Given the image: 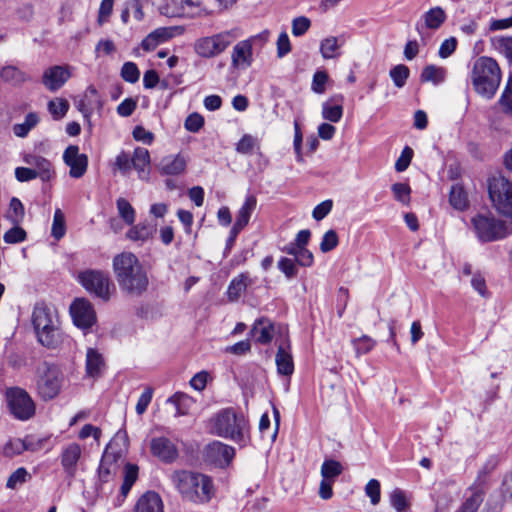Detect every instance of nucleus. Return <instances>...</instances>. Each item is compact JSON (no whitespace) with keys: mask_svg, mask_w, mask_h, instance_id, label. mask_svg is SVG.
<instances>
[{"mask_svg":"<svg viewBox=\"0 0 512 512\" xmlns=\"http://www.w3.org/2000/svg\"><path fill=\"white\" fill-rule=\"evenodd\" d=\"M113 271L120 289L129 296H140L149 286L146 269L131 252H122L113 258Z\"/></svg>","mask_w":512,"mask_h":512,"instance_id":"nucleus-1","label":"nucleus"},{"mask_svg":"<svg viewBox=\"0 0 512 512\" xmlns=\"http://www.w3.org/2000/svg\"><path fill=\"white\" fill-rule=\"evenodd\" d=\"M169 479L181 498L188 502L205 504L215 494L212 479L199 472L175 470L170 474Z\"/></svg>","mask_w":512,"mask_h":512,"instance_id":"nucleus-2","label":"nucleus"},{"mask_svg":"<svg viewBox=\"0 0 512 512\" xmlns=\"http://www.w3.org/2000/svg\"><path fill=\"white\" fill-rule=\"evenodd\" d=\"M32 323L38 341L49 349H56L64 342V334L58 325L55 312L43 303L36 304L32 313Z\"/></svg>","mask_w":512,"mask_h":512,"instance_id":"nucleus-3","label":"nucleus"},{"mask_svg":"<svg viewBox=\"0 0 512 512\" xmlns=\"http://www.w3.org/2000/svg\"><path fill=\"white\" fill-rule=\"evenodd\" d=\"M212 434L245 444L248 440V422L242 414L233 408L220 410L210 419Z\"/></svg>","mask_w":512,"mask_h":512,"instance_id":"nucleus-4","label":"nucleus"},{"mask_svg":"<svg viewBox=\"0 0 512 512\" xmlns=\"http://www.w3.org/2000/svg\"><path fill=\"white\" fill-rule=\"evenodd\" d=\"M471 83L476 93L492 96L501 82V70L491 57H479L473 64Z\"/></svg>","mask_w":512,"mask_h":512,"instance_id":"nucleus-5","label":"nucleus"},{"mask_svg":"<svg viewBox=\"0 0 512 512\" xmlns=\"http://www.w3.org/2000/svg\"><path fill=\"white\" fill-rule=\"evenodd\" d=\"M472 228L481 242L501 240L510 234L506 222L490 213H479L471 219Z\"/></svg>","mask_w":512,"mask_h":512,"instance_id":"nucleus-6","label":"nucleus"},{"mask_svg":"<svg viewBox=\"0 0 512 512\" xmlns=\"http://www.w3.org/2000/svg\"><path fill=\"white\" fill-rule=\"evenodd\" d=\"M63 375L60 369L49 363H43L37 370L36 389L43 400L54 399L61 391Z\"/></svg>","mask_w":512,"mask_h":512,"instance_id":"nucleus-7","label":"nucleus"},{"mask_svg":"<svg viewBox=\"0 0 512 512\" xmlns=\"http://www.w3.org/2000/svg\"><path fill=\"white\" fill-rule=\"evenodd\" d=\"M242 35L238 28L224 31L210 37H203L196 41V53L205 58L214 57L222 53L234 40Z\"/></svg>","mask_w":512,"mask_h":512,"instance_id":"nucleus-8","label":"nucleus"},{"mask_svg":"<svg viewBox=\"0 0 512 512\" xmlns=\"http://www.w3.org/2000/svg\"><path fill=\"white\" fill-rule=\"evenodd\" d=\"M488 191L496 210L508 217H512V182L499 175L489 180Z\"/></svg>","mask_w":512,"mask_h":512,"instance_id":"nucleus-9","label":"nucleus"},{"mask_svg":"<svg viewBox=\"0 0 512 512\" xmlns=\"http://www.w3.org/2000/svg\"><path fill=\"white\" fill-rule=\"evenodd\" d=\"M6 401L10 413L20 421L29 420L35 415V403L31 396L22 388L12 387L7 389Z\"/></svg>","mask_w":512,"mask_h":512,"instance_id":"nucleus-10","label":"nucleus"},{"mask_svg":"<svg viewBox=\"0 0 512 512\" xmlns=\"http://www.w3.org/2000/svg\"><path fill=\"white\" fill-rule=\"evenodd\" d=\"M78 281L90 293L107 301L110 298V279L99 270H85L78 274Z\"/></svg>","mask_w":512,"mask_h":512,"instance_id":"nucleus-11","label":"nucleus"},{"mask_svg":"<svg viewBox=\"0 0 512 512\" xmlns=\"http://www.w3.org/2000/svg\"><path fill=\"white\" fill-rule=\"evenodd\" d=\"M161 13L168 17H197L206 14L201 0H168L161 8Z\"/></svg>","mask_w":512,"mask_h":512,"instance_id":"nucleus-12","label":"nucleus"},{"mask_svg":"<svg viewBox=\"0 0 512 512\" xmlns=\"http://www.w3.org/2000/svg\"><path fill=\"white\" fill-rule=\"evenodd\" d=\"M268 32L265 31L257 36L238 42L231 53V66L238 70H246L253 61V42L256 38L266 39Z\"/></svg>","mask_w":512,"mask_h":512,"instance_id":"nucleus-13","label":"nucleus"},{"mask_svg":"<svg viewBox=\"0 0 512 512\" xmlns=\"http://www.w3.org/2000/svg\"><path fill=\"white\" fill-rule=\"evenodd\" d=\"M83 449L80 444L71 442L62 447L59 459L66 477L74 478L82 462Z\"/></svg>","mask_w":512,"mask_h":512,"instance_id":"nucleus-14","label":"nucleus"},{"mask_svg":"<svg viewBox=\"0 0 512 512\" xmlns=\"http://www.w3.org/2000/svg\"><path fill=\"white\" fill-rule=\"evenodd\" d=\"M234 456V448L220 441H213L204 450L205 461L220 468L227 467Z\"/></svg>","mask_w":512,"mask_h":512,"instance_id":"nucleus-15","label":"nucleus"},{"mask_svg":"<svg viewBox=\"0 0 512 512\" xmlns=\"http://www.w3.org/2000/svg\"><path fill=\"white\" fill-rule=\"evenodd\" d=\"M74 324L81 329H88L96 322V314L91 303L85 299H76L70 306Z\"/></svg>","mask_w":512,"mask_h":512,"instance_id":"nucleus-16","label":"nucleus"},{"mask_svg":"<svg viewBox=\"0 0 512 512\" xmlns=\"http://www.w3.org/2000/svg\"><path fill=\"white\" fill-rule=\"evenodd\" d=\"M63 161L70 168L69 175L72 178H81L88 168V157L80 153L77 145H69L63 153Z\"/></svg>","mask_w":512,"mask_h":512,"instance_id":"nucleus-17","label":"nucleus"},{"mask_svg":"<svg viewBox=\"0 0 512 512\" xmlns=\"http://www.w3.org/2000/svg\"><path fill=\"white\" fill-rule=\"evenodd\" d=\"M187 157L182 153L169 154L160 159L156 168L161 175L178 176L185 172Z\"/></svg>","mask_w":512,"mask_h":512,"instance_id":"nucleus-18","label":"nucleus"},{"mask_svg":"<svg viewBox=\"0 0 512 512\" xmlns=\"http://www.w3.org/2000/svg\"><path fill=\"white\" fill-rule=\"evenodd\" d=\"M150 450L153 456L165 463H172L178 458L177 447L166 437L152 438Z\"/></svg>","mask_w":512,"mask_h":512,"instance_id":"nucleus-19","label":"nucleus"},{"mask_svg":"<svg viewBox=\"0 0 512 512\" xmlns=\"http://www.w3.org/2000/svg\"><path fill=\"white\" fill-rule=\"evenodd\" d=\"M275 363L278 374L283 376H291L293 374L294 361L289 341H284L279 344L275 355Z\"/></svg>","mask_w":512,"mask_h":512,"instance_id":"nucleus-20","label":"nucleus"},{"mask_svg":"<svg viewBox=\"0 0 512 512\" xmlns=\"http://www.w3.org/2000/svg\"><path fill=\"white\" fill-rule=\"evenodd\" d=\"M70 71L64 66H52L44 71L43 84L51 91L59 89L69 78Z\"/></svg>","mask_w":512,"mask_h":512,"instance_id":"nucleus-21","label":"nucleus"},{"mask_svg":"<svg viewBox=\"0 0 512 512\" xmlns=\"http://www.w3.org/2000/svg\"><path fill=\"white\" fill-rule=\"evenodd\" d=\"M134 512H164L163 500L157 492L147 491L136 501Z\"/></svg>","mask_w":512,"mask_h":512,"instance_id":"nucleus-22","label":"nucleus"},{"mask_svg":"<svg viewBox=\"0 0 512 512\" xmlns=\"http://www.w3.org/2000/svg\"><path fill=\"white\" fill-rule=\"evenodd\" d=\"M150 153L144 147H136L132 155V168L137 171L138 178L148 181L150 178Z\"/></svg>","mask_w":512,"mask_h":512,"instance_id":"nucleus-23","label":"nucleus"},{"mask_svg":"<svg viewBox=\"0 0 512 512\" xmlns=\"http://www.w3.org/2000/svg\"><path fill=\"white\" fill-rule=\"evenodd\" d=\"M24 162L36 170L42 181H49L54 174L51 162L43 156L27 154L24 156Z\"/></svg>","mask_w":512,"mask_h":512,"instance_id":"nucleus-24","label":"nucleus"},{"mask_svg":"<svg viewBox=\"0 0 512 512\" xmlns=\"http://www.w3.org/2000/svg\"><path fill=\"white\" fill-rule=\"evenodd\" d=\"M257 199L254 195H248L241 208L239 209L236 221L232 227V233H240V231L249 223L250 217L256 209Z\"/></svg>","mask_w":512,"mask_h":512,"instance_id":"nucleus-25","label":"nucleus"},{"mask_svg":"<svg viewBox=\"0 0 512 512\" xmlns=\"http://www.w3.org/2000/svg\"><path fill=\"white\" fill-rule=\"evenodd\" d=\"M422 20L423 23L418 22L416 24V30L419 34H421L423 28L431 30L440 28L446 20V13L441 7L437 6L425 12L422 16Z\"/></svg>","mask_w":512,"mask_h":512,"instance_id":"nucleus-26","label":"nucleus"},{"mask_svg":"<svg viewBox=\"0 0 512 512\" xmlns=\"http://www.w3.org/2000/svg\"><path fill=\"white\" fill-rule=\"evenodd\" d=\"M105 369V361L102 354L94 348H88L86 352V373L88 376L99 377Z\"/></svg>","mask_w":512,"mask_h":512,"instance_id":"nucleus-27","label":"nucleus"},{"mask_svg":"<svg viewBox=\"0 0 512 512\" xmlns=\"http://www.w3.org/2000/svg\"><path fill=\"white\" fill-rule=\"evenodd\" d=\"M118 456L106 449L102 455L98 468V476L102 482H108L110 477L116 473Z\"/></svg>","mask_w":512,"mask_h":512,"instance_id":"nucleus-28","label":"nucleus"},{"mask_svg":"<svg viewBox=\"0 0 512 512\" xmlns=\"http://www.w3.org/2000/svg\"><path fill=\"white\" fill-rule=\"evenodd\" d=\"M138 466L135 464L127 463L124 468V480L120 489V496L118 497V504L120 506L124 499L129 494L132 486L138 478Z\"/></svg>","mask_w":512,"mask_h":512,"instance_id":"nucleus-29","label":"nucleus"},{"mask_svg":"<svg viewBox=\"0 0 512 512\" xmlns=\"http://www.w3.org/2000/svg\"><path fill=\"white\" fill-rule=\"evenodd\" d=\"M251 333L256 342L260 344H268L273 338L274 327L270 321L260 319L254 323Z\"/></svg>","mask_w":512,"mask_h":512,"instance_id":"nucleus-30","label":"nucleus"},{"mask_svg":"<svg viewBox=\"0 0 512 512\" xmlns=\"http://www.w3.org/2000/svg\"><path fill=\"white\" fill-rule=\"evenodd\" d=\"M252 280L249 278L247 273H241L240 275L233 278L228 286L227 295L229 300L236 301L245 292Z\"/></svg>","mask_w":512,"mask_h":512,"instance_id":"nucleus-31","label":"nucleus"},{"mask_svg":"<svg viewBox=\"0 0 512 512\" xmlns=\"http://www.w3.org/2000/svg\"><path fill=\"white\" fill-rule=\"evenodd\" d=\"M343 37L329 36L320 43V53L324 59H334L339 56L338 50L344 45Z\"/></svg>","mask_w":512,"mask_h":512,"instance_id":"nucleus-32","label":"nucleus"},{"mask_svg":"<svg viewBox=\"0 0 512 512\" xmlns=\"http://www.w3.org/2000/svg\"><path fill=\"white\" fill-rule=\"evenodd\" d=\"M167 403L174 405V416L179 417L189 413V410L194 405V400L185 393L177 392L167 399Z\"/></svg>","mask_w":512,"mask_h":512,"instance_id":"nucleus-33","label":"nucleus"},{"mask_svg":"<svg viewBox=\"0 0 512 512\" xmlns=\"http://www.w3.org/2000/svg\"><path fill=\"white\" fill-rule=\"evenodd\" d=\"M446 75V68L431 64L423 68L420 80L422 82H431L434 85H439L445 81Z\"/></svg>","mask_w":512,"mask_h":512,"instance_id":"nucleus-34","label":"nucleus"},{"mask_svg":"<svg viewBox=\"0 0 512 512\" xmlns=\"http://www.w3.org/2000/svg\"><path fill=\"white\" fill-rule=\"evenodd\" d=\"M0 78L9 83L10 85L17 86L24 83L28 76L27 74L20 70L18 67L13 65L4 66L0 71Z\"/></svg>","mask_w":512,"mask_h":512,"instance_id":"nucleus-35","label":"nucleus"},{"mask_svg":"<svg viewBox=\"0 0 512 512\" xmlns=\"http://www.w3.org/2000/svg\"><path fill=\"white\" fill-rule=\"evenodd\" d=\"M154 231L155 229L149 224L139 223L129 229L127 238L134 242L144 243L153 236Z\"/></svg>","mask_w":512,"mask_h":512,"instance_id":"nucleus-36","label":"nucleus"},{"mask_svg":"<svg viewBox=\"0 0 512 512\" xmlns=\"http://www.w3.org/2000/svg\"><path fill=\"white\" fill-rule=\"evenodd\" d=\"M490 42L492 47L512 64V36H495L491 38Z\"/></svg>","mask_w":512,"mask_h":512,"instance_id":"nucleus-37","label":"nucleus"},{"mask_svg":"<svg viewBox=\"0 0 512 512\" xmlns=\"http://www.w3.org/2000/svg\"><path fill=\"white\" fill-rule=\"evenodd\" d=\"M449 202L457 210L462 211L467 208L468 198L462 186L456 184L451 187Z\"/></svg>","mask_w":512,"mask_h":512,"instance_id":"nucleus-38","label":"nucleus"},{"mask_svg":"<svg viewBox=\"0 0 512 512\" xmlns=\"http://www.w3.org/2000/svg\"><path fill=\"white\" fill-rule=\"evenodd\" d=\"M259 148V139L251 134H245L237 142L235 149L239 154L248 155L252 154L255 150H258Z\"/></svg>","mask_w":512,"mask_h":512,"instance_id":"nucleus-39","label":"nucleus"},{"mask_svg":"<svg viewBox=\"0 0 512 512\" xmlns=\"http://www.w3.org/2000/svg\"><path fill=\"white\" fill-rule=\"evenodd\" d=\"M471 495L464 501L456 512H477L483 502V492L477 488H470Z\"/></svg>","mask_w":512,"mask_h":512,"instance_id":"nucleus-40","label":"nucleus"},{"mask_svg":"<svg viewBox=\"0 0 512 512\" xmlns=\"http://www.w3.org/2000/svg\"><path fill=\"white\" fill-rule=\"evenodd\" d=\"M343 115V107L341 104L327 100L322 105V116L331 122H339Z\"/></svg>","mask_w":512,"mask_h":512,"instance_id":"nucleus-41","label":"nucleus"},{"mask_svg":"<svg viewBox=\"0 0 512 512\" xmlns=\"http://www.w3.org/2000/svg\"><path fill=\"white\" fill-rule=\"evenodd\" d=\"M343 472V466L339 461L328 459L322 463V478L335 481V479Z\"/></svg>","mask_w":512,"mask_h":512,"instance_id":"nucleus-42","label":"nucleus"},{"mask_svg":"<svg viewBox=\"0 0 512 512\" xmlns=\"http://www.w3.org/2000/svg\"><path fill=\"white\" fill-rule=\"evenodd\" d=\"M25 210L22 202L13 197L9 203V210L7 213V218L14 224L19 225L24 219Z\"/></svg>","mask_w":512,"mask_h":512,"instance_id":"nucleus-43","label":"nucleus"},{"mask_svg":"<svg viewBox=\"0 0 512 512\" xmlns=\"http://www.w3.org/2000/svg\"><path fill=\"white\" fill-rule=\"evenodd\" d=\"M116 205L120 217L125 221V223L132 225L136 217V213L132 205L125 198H119Z\"/></svg>","mask_w":512,"mask_h":512,"instance_id":"nucleus-44","label":"nucleus"},{"mask_svg":"<svg viewBox=\"0 0 512 512\" xmlns=\"http://www.w3.org/2000/svg\"><path fill=\"white\" fill-rule=\"evenodd\" d=\"M27 449V445L21 439H10L2 448V454L5 457L12 458L23 453Z\"/></svg>","mask_w":512,"mask_h":512,"instance_id":"nucleus-45","label":"nucleus"},{"mask_svg":"<svg viewBox=\"0 0 512 512\" xmlns=\"http://www.w3.org/2000/svg\"><path fill=\"white\" fill-rule=\"evenodd\" d=\"M69 103L64 98H53L48 103V110L54 119L62 118L68 111Z\"/></svg>","mask_w":512,"mask_h":512,"instance_id":"nucleus-46","label":"nucleus"},{"mask_svg":"<svg viewBox=\"0 0 512 512\" xmlns=\"http://www.w3.org/2000/svg\"><path fill=\"white\" fill-rule=\"evenodd\" d=\"M66 233L65 218L60 209H56L53 216L51 235L60 240Z\"/></svg>","mask_w":512,"mask_h":512,"instance_id":"nucleus-47","label":"nucleus"},{"mask_svg":"<svg viewBox=\"0 0 512 512\" xmlns=\"http://www.w3.org/2000/svg\"><path fill=\"white\" fill-rule=\"evenodd\" d=\"M394 198L402 203L408 205L410 203L411 188L407 183H394L391 186Z\"/></svg>","mask_w":512,"mask_h":512,"instance_id":"nucleus-48","label":"nucleus"},{"mask_svg":"<svg viewBox=\"0 0 512 512\" xmlns=\"http://www.w3.org/2000/svg\"><path fill=\"white\" fill-rule=\"evenodd\" d=\"M390 503L397 512H407L409 507L406 495L400 489H395L391 492Z\"/></svg>","mask_w":512,"mask_h":512,"instance_id":"nucleus-49","label":"nucleus"},{"mask_svg":"<svg viewBox=\"0 0 512 512\" xmlns=\"http://www.w3.org/2000/svg\"><path fill=\"white\" fill-rule=\"evenodd\" d=\"M390 76L397 87H403L409 77V68L403 64L396 65L390 70Z\"/></svg>","mask_w":512,"mask_h":512,"instance_id":"nucleus-50","label":"nucleus"},{"mask_svg":"<svg viewBox=\"0 0 512 512\" xmlns=\"http://www.w3.org/2000/svg\"><path fill=\"white\" fill-rule=\"evenodd\" d=\"M122 78L130 83H135L139 80L140 71L134 62H125L121 68Z\"/></svg>","mask_w":512,"mask_h":512,"instance_id":"nucleus-51","label":"nucleus"},{"mask_svg":"<svg viewBox=\"0 0 512 512\" xmlns=\"http://www.w3.org/2000/svg\"><path fill=\"white\" fill-rule=\"evenodd\" d=\"M339 243L338 235L334 230H328L322 237L320 250L327 253L337 247Z\"/></svg>","mask_w":512,"mask_h":512,"instance_id":"nucleus-52","label":"nucleus"},{"mask_svg":"<svg viewBox=\"0 0 512 512\" xmlns=\"http://www.w3.org/2000/svg\"><path fill=\"white\" fill-rule=\"evenodd\" d=\"M3 239L9 244L20 243L26 239V232L19 225H15L4 234Z\"/></svg>","mask_w":512,"mask_h":512,"instance_id":"nucleus-53","label":"nucleus"},{"mask_svg":"<svg viewBox=\"0 0 512 512\" xmlns=\"http://www.w3.org/2000/svg\"><path fill=\"white\" fill-rule=\"evenodd\" d=\"M353 346L355 348L357 355L367 354L375 346V341L372 338L365 335L360 338L354 339Z\"/></svg>","mask_w":512,"mask_h":512,"instance_id":"nucleus-54","label":"nucleus"},{"mask_svg":"<svg viewBox=\"0 0 512 512\" xmlns=\"http://www.w3.org/2000/svg\"><path fill=\"white\" fill-rule=\"evenodd\" d=\"M311 26V21L305 16L296 17L292 20V34L296 37L304 35Z\"/></svg>","mask_w":512,"mask_h":512,"instance_id":"nucleus-55","label":"nucleus"},{"mask_svg":"<svg viewBox=\"0 0 512 512\" xmlns=\"http://www.w3.org/2000/svg\"><path fill=\"white\" fill-rule=\"evenodd\" d=\"M295 262V260L287 257H282L278 261L279 270L283 272L288 279H291L297 275L298 270Z\"/></svg>","mask_w":512,"mask_h":512,"instance_id":"nucleus-56","label":"nucleus"},{"mask_svg":"<svg viewBox=\"0 0 512 512\" xmlns=\"http://www.w3.org/2000/svg\"><path fill=\"white\" fill-rule=\"evenodd\" d=\"M115 166L123 175H127L132 169V157L124 151L120 152L115 159Z\"/></svg>","mask_w":512,"mask_h":512,"instance_id":"nucleus-57","label":"nucleus"},{"mask_svg":"<svg viewBox=\"0 0 512 512\" xmlns=\"http://www.w3.org/2000/svg\"><path fill=\"white\" fill-rule=\"evenodd\" d=\"M365 493L370 498L373 505L380 502V482L376 479H371L365 486Z\"/></svg>","mask_w":512,"mask_h":512,"instance_id":"nucleus-58","label":"nucleus"},{"mask_svg":"<svg viewBox=\"0 0 512 512\" xmlns=\"http://www.w3.org/2000/svg\"><path fill=\"white\" fill-rule=\"evenodd\" d=\"M412 157H413V150L410 147L406 146L402 150L401 155L395 162V170L397 172L405 171L408 168V166L410 165Z\"/></svg>","mask_w":512,"mask_h":512,"instance_id":"nucleus-59","label":"nucleus"},{"mask_svg":"<svg viewBox=\"0 0 512 512\" xmlns=\"http://www.w3.org/2000/svg\"><path fill=\"white\" fill-rule=\"evenodd\" d=\"M114 0H102L99 10L97 22L101 26L106 23L112 14Z\"/></svg>","mask_w":512,"mask_h":512,"instance_id":"nucleus-60","label":"nucleus"},{"mask_svg":"<svg viewBox=\"0 0 512 512\" xmlns=\"http://www.w3.org/2000/svg\"><path fill=\"white\" fill-rule=\"evenodd\" d=\"M153 397V389L151 387H146L142 394L140 395L137 404H136V412L138 415H142L147 407L149 406Z\"/></svg>","mask_w":512,"mask_h":512,"instance_id":"nucleus-61","label":"nucleus"},{"mask_svg":"<svg viewBox=\"0 0 512 512\" xmlns=\"http://www.w3.org/2000/svg\"><path fill=\"white\" fill-rule=\"evenodd\" d=\"M457 47V40L455 37H450L444 40L438 50V55L442 59H446L451 56Z\"/></svg>","mask_w":512,"mask_h":512,"instance_id":"nucleus-62","label":"nucleus"},{"mask_svg":"<svg viewBox=\"0 0 512 512\" xmlns=\"http://www.w3.org/2000/svg\"><path fill=\"white\" fill-rule=\"evenodd\" d=\"M28 472L25 468L21 467L14 471L7 480V488L14 489L18 484H22L26 481Z\"/></svg>","mask_w":512,"mask_h":512,"instance_id":"nucleus-63","label":"nucleus"},{"mask_svg":"<svg viewBox=\"0 0 512 512\" xmlns=\"http://www.w3.org/2000/svg\"><path fill=\"white\" fill-rule=\"evenodd\" d=\"M204 124V118L198 113L190 114L184 123L185 128L190 132H198Z\"/></svg>","mask_w":512,"mask_h":512,"instance_id":"nucleus-64","label":"nucleus"}]
</instances>
